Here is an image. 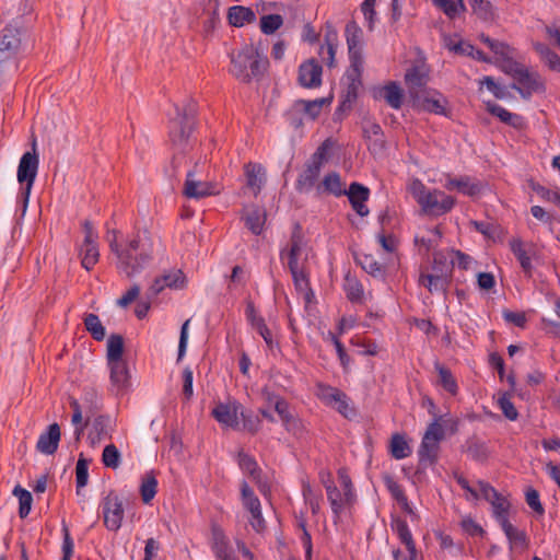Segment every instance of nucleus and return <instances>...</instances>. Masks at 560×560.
I'll use <instances>...</instances> for the list:
<instances>
[{
  "label": "nucleus",
  "instance_id": "obj_1",
  "mask_svg": "<svg viewBox=\"0 0 560 560\" xmlns=\"http://www.w3.org/2000/svg\"><path fill=\"white\" fill-rule=\"evenodd\" d=\"M106 240L116 257L117 270L128 278L140 272L153 258L154 240L145 232L121 238L117 230H109Z\"/></svg>",
  "mask_w": 560,
  "mask_h": 560
},
{
  "label": "nucleus",
  "instance_id": "obj_2",
  "mask_svg": "<svg viewBox=\"0 0 560 560\" xmlns=\"http://www.w3.org/2000/svg\"><path fill=\"white\" fill-rule=\"evenodd\" d=\"M229 73L243 83L259 79L268 69V59L254 44H245L230 52Z\"/></svg>",
  "mask_w": 560,
  "mask_h": 560
},
{
  "label": "nucleus",
  "instance_id": "obj_3",
  "mask_svg": "<svg viewBox=\"0 0 560 560\" xmlns=\"http://www.w3.org/2000/svg\"><path fill=\"white\" fill-rule=\"evenodd\" d=\"M322 481L326 489L327 499L334 513V521L335 523H338L341 520L342 514L350 510L355 502V493L351 479L347 469L340 468L338 470L340 488L334 485L329 474L326 475V478L323 475Z\"/></svg>",
  "mask_w": 560,
  "mask_h": 560
},
{
  "label": "nucleus",
  "instance_id": "obj_4",
  "mask_svg": "<svg viewBox=\"0 0 560 560\" xmlns=\"http://www.w3.org/2000/svg\"><path fill=\"white\" fill-rule=\"evenodd\" d=\"M409 191L420 206L421 210L430 215H443L455 206V199L439 189H428L419 179H413Z\"/></svg>",
  "mask_w": 560,
  "mask_h": 560
},
{
  "label": "nucleus",
  "instance_id": "obj_5",
  "mask_svg": "<svg viewBox=\"0 0 560 560\" xmlns=\"http://www.w3.org/2000/svg\"><path fill=\"white\" fill-rule=\"evenodd\" d=\"M39 167V156L37 153V142L34 138L32 141V150L23 153L20 159L16 179L21 185L19 199L22 202V213L24 214L27 210L30 196L37 177Z\"/></svg>",
  "mask_w": 560,
  "mask_h": 560
},
{
  "label": "nucleus",
  "instance_id": "obj_6",
  "mask_svg": "<svg viewBox=\"0 0 560 560\" xmlns=\"http://www.w3.org/2000/svg\"><path fill=\"white\" fill-rule=\"evenodd\" d=\"M505 73L514 79L515 83L512 88L524 98H528L532 94L545 90V84L539 73L520 62L509 63L505 67Z\"/></svg>",
  "mask_w": 560,
  "mask_h": 560
},
{
  "label": "nucleus",
  "instance_id": "obj_7",
  "mask_svg": "<svg viewBox=\"0 0 560 560\" xmlns=\"http://www.w3.org/2000/svg\"><path fill=\"white\" fill-rule=\"evenodd\" d=\"M27 39L26 31L16 22L0 31V72L5 61L19 55Z\"/></svg>",
  "mask_w": 560,
  "mask_h": 560
},
{
  "label": "nucleus",
  "instance_id": "obj_8",
  "mask_svg": "<svg viewBox=\"0 0 560 560\" xmlns=\"http://www.w3.org/2000/svg\"><path fill=\"white\" fill-rule=\"evenodd\" d=\"M281 258L288 259L289 269L296 270L305 267L308 259V248L300 226L296 225L293 230L287 248L281 252Z\"/></svg>",
  "mask_w": 560,
  "mask_h": 560
},
{
  "label": "nucleus",
  "instance_id": "obj_9",
  "mask_svg": "<svg viewBox=\"0 0 560 560\" xmlns=\"http://www.w3.org/2000/svg\"><path fill=\"white\" fill-rule=\"evenodd\" d=\"M194 124L192 120L187 117L176 118L172 121L170 137L172 144L178 151L174 155V166H180L179 153L186 152L190 148V136L192 133Z\"/></svg>",
  "mask_w": 560,
  "mask_h": 560
},
{
  "label": "nucleus",
  "instance_id": "obj_10",
  "mask_svg": "<svg viewBox=\"0 0 560 560\" xmlns=\"http://www.w3.org/2000/svg\"><path fill=\"white\" fill-rule=\"evenodd\" d=\"M441 419V417H435L434 421H432L425 430L418 451L421 460L432 463L436 458L440 442L444 436Z\"/></svg>",
  "mask_w": 560,
  "mask_h": 560
},
{
  "label": "nucleus",
  "instance_id": "obj_11",
  "mask_svg": "<svg viewBox=\"0 0 560 560\" xmlns=\"http://www.w3.org/2000/svg\"><path fill=\"white\" fill-rule=\"evenodd\" d=\"M104 525L108 530L117 532L124 520V505L119 495L112 491L103 500Z\"/></svg>",
  "mask_w": 560,
  "mask_h": 560
},
{
  "label": "nucleus",
  "instance_id": "obj_12",
  "mask_svg": "<svg viewBox=\"0 0 560 560\" xmlns=\"http://www.w3.org/2000/svg\"><path fill=\"white\" fill-rule=\"evenodd\" d=\"M316 396L328 407L336 409L345 417H349L353 413L352 408L349 405L347 395L336 387L318 384L316 387Z\"/></svg>",
  "mask_w": 560,
  "mask_h": 560
},
{
  "label": "nucleus",
  "instance_id": "obj_13",
  "mask_svg": "<svg viewBox=\"0 0 560 560\" xmlns=\"http://www.w3.org/2000/svg\"><path fill=\"white\" fill-rule=\"evenodd\" d=\"M411 100L413 106L421 110L436 115H446L447 101L436 90L427 89L422 92H417V94L411 97Z\"/></svg>",
  "mask_w": 560,
  "mask_h": 560
},
{
  "label": "nucleus",
  "instance_id": "obj_14",
  "mask_svg": "<svg viewBox=\"0 0 560 560\" xmlns=\"http://www.w3.org/2000/svg\"><path fill=\"white\" fill-rule=\"evenodd\" d=\"M217 194H219V189L214 183L201 179L195 171L187 173L183 187V195L185 197L200 199Z\"/></svg>",
  "mask_w": 560,
  "mask_h": 560
},
{
  "label": "nucleus",
  "instance_id": "obj_15",
  "mask_svg": "<svg viewBox=\"0 0 560 560\" xmlns=\"http://www.w3.org/2000/svg\"><path fill=\"white\" fill-rule=\"evenodd\" d=\"M84 241L80 249L81 264L86 270H91L100 258L97 246V234L94 232L92 224L89 221L83 223Z\"/></svg>",
  "mask_w": 560,
  "mask_h": 560
},
{
  "label": "nucleus",
  "instance_id": "obj_16",
  "mask_svg": "<svg viewBox=\"0 0 560 560\" xmlns=\"http://www.w3.org/2000/svg\"><path fill=\"white\" fill-rule=\"evenodd\" d=\"M479 491L481 493V497L487 500L491 506L493 514L497 518V521L501 524H503V521L508 520V512L510 509V502L509 500L500 494L493 487H491L489 483L479 481Z\"/></svg>",
  "mask_w": 560,
  "mask_h": 560
},
{
  "label": "nucleus",
  "instance_id": "obj_17",
  "mask_svg": "<svg viewBox=\"0 0 560 560\" xmlns=\"http://www.w3.org/2000/svg\"><path fill=\"white\" fill-rule=\"evenodd\" d=\"M245 178V191L257 197L267 182L266 168L260 163L248 162L243 167Z\"/></svg>",
  "mask_w": 560,
  "mask_h": 560
},
{
  "label": "nucleus",
  "instance_id": "obj_18",
  "mask_svg": "<svg viewBox=\"0 0 560 560\" xmlns=\"http://www.w3.org/2000/svg\"><path fill=\"white\" fill-rule=\"evenodd\" d=\"M241 410L242 406L238 401L229 399L225 402H218L211 415L221 425L236 429L240 424Z\"/></svg>",
  "mask_w": 560,
  "mask_h": 560
},
{
  "label": "nucleus",
  "instance_id": "obj_19",
  "mask_svg": "<svg viewBox=\"0 0 560 560\" xmlns=\"http://www.w3.org/2000/svg\"><path fill=\"white\" fill-rule=\"evenodd\" d=\"M480 39L494 54V56H495V63L500 67V69L503 72H505V67L509 63H516L517 62V61L514 60V51H515L514 48H512L506 43L492 39V38H490V37H488L486 35H481Z\"/></svg>",
  "mask_w": 560,
  "mask_h": 560
},
{
  "label": "nucleus",
  "instance_id": "obj_20",
  "mask_svg": "<svg viewBox=\"0 0 560 560\" xmlns=\"http://www.w3.org/2000/svg\"><path fill=\"white\" fill-rule=\"evenodd\" d=\"M185 285L186 278L182 270H171L158 277L151 284L149 291L152 295H158L165 288L178 290L185 288Z\"/></svg>",
  "mask_w": 560,
  "mask_h": 560
},
{
  "label": "nucleus",
  "instance_id": "obj_21",
  "mask_svg": "<svg viewBox=\"0 0 560 560\" xmlns=\"http://www.w3.org/2000/svg\"><path fill=\"white\" fill-rule=\"evenodd\" d=\"M112 389L116 394L125 392L130 385V375L125 361L108 362Z\"/></svg>",
  "mask_w": 560,
  "mask_h": 560
},
{
  "label": "nucleus",
  "instance_id": "obj_22",
  "mask_svg": "<svg viewBox=\"0 0 560 560\" xmlns=\"http://www.w3.org/2000/svg\"><path fill=\"white\" fill-rule=\"evenodd\" d=\"M405 81L410 94L413 97L417 92L427 90L425 85L429 81V70L424 65L410 68L405 74Z\"/></svg>",
  "mask_w": 560,
  "mask_h": 560
},
{
  "label": "nucleus",
  "instance_id": "obj_23",
  "mask_svg": "<svg viewBox=\"0 0 560 560\" xmlns=\"http://www.w3.org/2000/svg\"><path fill=\"white\" fill-rule=\"evenodd\" d=\"M114 423L109 417L98 416L94 419L92 428L89 432L91 445H96L102 441L112 439L114 432Z\"/></svg>",
  "mask_w": 560,
  "mask_h": 560
},
{
  "label": "nucleus",
  "instance_id": "obj_24",
  "mask_svg": "<svg viewBox=\"0 0 560 560\" xmlns=\"http://www.w3.org/2000/svg\"><path fill=\"white\" fill-rule=\"evenodd\" d=\"M326 160V149L320 147L313 154L312 161L305 172L300 176L299 184L305 187H312L319 176L320 168Z\"/></svg>",
  "mask_w": 560,
  "mask_h": 560
},
{
  "label": "nucleus",
  "instance_id": "obj_25",
  "mask_svg": "<svg viewBox=\"0 0 560 560\" xmlns=\"http://www.w3.org/2000/svg\"><path fill=\"white\" fill-rule=\"evenodd\" d=\"M60 438L61 432L58 423L50 424L47 431L39 435L36 444L37 451L45 455H52L58 448Z\"/></svg>",
  "mask_w": 560,
  "mask_h": 560
},
{
  "label": "nucleus",
  "instance_id": "obj_26",
  "mask_svg": "<svg viewBox=\"0 0 560 560\" xmlns=\"http://www.w3.org/2000/svg\"><path fill=\"white\" fill-rule=\"evenodd\" d=\"M299 82L304 88H317L322 83V67L315 60H308L300 66Z\"/></svg>",
  "mask_w": 560,
  "mask_h": 560
},
{
  "label": "nucleus",
  "instance_id": "obj_27",
  "mask_svg": "<svg viewBox=\"0 0 560 560\" xmlns=\"http://www.w3.org/2000/svg\"><path fill=\"white\" fill-rule=\"evenodd\" d=\"M353 210L361 217L369 214V208L365 202L369 199L370 191L363 185L352 183L346 192Z\"/></svg>",
  "mask_w": 560,
  "mask_h": 560
},
{
  "label": "nucleus",
  "instance_id": "obj_28",
  "mask_svg": "<svg viewBox=\"0 0 560 560\" xmlns=\"http://www.w3.org/2000/svg\"><path fill=\"white\" fill-rule=\"evenodd\" d=\"M338 46V34L331 25H326L324 43L319 49V56L328 67H335V54Z\"/></svg>",
  "mask_w": 560,
  "mask_h": 560
},
{
  "label": "nucleus",
  "instance_id": "obj_29",
  "mask_svg": "<svg viewBox=\"0 0 560 560\" xmlns=\"http://www.w3.org/2000/svg\"><path fill=\"white\" fill-rule=\"evenodd\" d=\"M212 550L219 560H237L224 532L217 526L212 528Z\"/></svg>",
  "mask_w": 560,
  "mask_h": 560
},
{
  "label": "nucleus",
  "instance_id": "obj_30",
  "mask_svg": "<svg viewBox=\"0 0 560 560\" xmlns=\"http://www.w3.org/2000/svg\"><path fill=\"white\" fill-rule=\"evenodd\" d=\"M444 186L447 190L456 189L459 192L467 195L469 197H475L479 195L482 188L480 183L475 182L466 176L458 178L447 177V180Z\"/></svg>",
  "mask_w": 560,
  "mask_h": 560
},
{
  "label": "nucleus",
  "instance_id": "obj_31",
  "mask_svg": "<svg viewBox=\"0 0 560 560\" xmlns=\"http://www.w3.org/2000/svg\"><path fill=\"white\" fill-rule=\"evenodd\" d=\"M532 47L546 67L560 72V56L553 49L538 40H532Z\"/></svg>",
  "mask_w": 560,
  "mask_h": 560
},
{
  "label": "nucleus",
  "instance_id": "obj_32",
  "mask_svg": "<svg viewBox=\"0 0 560 560\" xmlns=\"http://www.w3.org/2000/svg\"><path fill=\"white\" fill-rule=\"evenodd\" d=\"M243 220L253 234L259 235L266 222V211L255 206L245 208Z\"/></svg>",
  "mask_w": 560,
  "mask_h": 560
},
{
  "label": "nucleus",
  "instance_id": "obj_33",
  "mask_svg": "<svg viewBox=\"0 0 560 560\" xmlns=\"http://www.w3.org/2000/svg\"><path fill=\"white\" fill-rule=\"evenodd\" d=\"M501 527L510 541L512 550L524 551L527 549V536L523 530L517 529L509 521H503Z\"/></svg>",
  "mask_w": 560,
  "mask_h": 560
},
{
  "label": "nucleus",
  "instance_id": "obj_34",
  "mask_svg": "<svg viewBox=\"0 0 560 560\" xmlns=\"http://www.w3.org/2000/svg\"><path fill=\"white\" fill-rule=\"evenodd\" d=\"M419 283L431 293L444 292L448 284V278H446L443 272H421Z\"/></svg>",
  "mask_w": 560,
  "mask_h": 560
},
{
  "label": "nucleus",
  "instance_id": "obj_35",
  "mask_svg": "<svg viewBox=\"0 0 560 560\" xmlns=\"http://www.w3.org/2000/svg\"><path fill=\"white\" fill-rule=\"evenodd\" d=\"M275 410L278 412L285 429L290 432L296 433L302 424L290 411L288 402L282 398H276Z\"/></svg>",
  "mask_w": 560,
  "mask_h": 560
},
{
  "label": "nucleus",
  "instance_id": "obj_36",
  "mask_svg": "<svg viewBox=\"0 0 560 560\" xmlns=\"http://www.w3.org/2000/svg\"><path fill=\"white\" fill-rule=\"evenodd\" d=\"M228 19L231 25L242 27L255 21L256 15L249 8L235 5L229 9Z\"/></svg>",
  "mask_w": 560,
  "mask_h": 560
},
{
  "label": "nucleus",
  "instance_id": "obj_37",
  "mask_svg": "<svg viewBox=\"0 0 560 560\" xmlns=\"http://www.w3.org/2000/svg\"><path fill=\"white\" fill-rule=\"evenodd\" d=\"M487 109L490 114L498 117L502 122L514 128H522L524 125L523 118L520 115L513 114L498 104L487 103Z\"/></svg>",
  "mask_w": 560,
  "mask_h": 560
},
{
  "label": "nucleus",
  "instance_id": "obj_38",
  "mask_svg": "<svg viewBox=\"0 0 560 560\" xmlns=\"http://www.w3.org/2000/svg\"><path fill=\"white\" fill-rule=\"evenodd\" d=\"M295 289L304 298L305 302L308 303L312 301L314 296L311 288L307 275L305 272V267H301L295 269H290Z\"/></svg>",
  "mask_w": 560,
  "mask_h": 560
},
{
  "label": "nucleus",
  "instance_id": "obj_39",
  "mask_svg": "<svg viewBox=\"0 0 560 560\" xmlns=\"http://www.w3.org/2000/svg\"><path fill=\"white\" fill-rule=\"evenodd\" d=\"M329 104L328 98H317L314 101L299 100L294 103V107L299 112H303L311 119H316L325 105Z\"/></svg>",
  "mask_w": 560,
  "mask_h": 560
},
{
  "label": "nucleus",
  "instance_id": "obj_40",
  "mask_svg": "<svg viewBox=\"0 0 560 560\" xmlns=\"http://www.w3.org/2000/svg\"><path fill=\"white\" fill-rule=\"evenodd\" d=\"M389 452L395 459H404L411 454V447L404 434H393L389 442Z\"/></svg>",
  "mask_w": 560,
  "mask_h": 560
},
{
  "label": "nucleus",
  "instance_id": "obj_41",
  "mask_svg": "<svg viewBox=\"0 0 560 560\" xmlns=\"http://www.w3.org/2000/svg\"><path fill=\"white\" fill-rule=\"evenodd\" d=\"M442 237V233L440 229L436 226L434 229H428L424 231L422 235H418L416 237V243L419 246V250L428 254L432 248L438 246L440 240Z\"/></svg>",
  "mask_w": 560,
  "mask_h": 560
},
{
  "label": "nucleus",
  "instance_id": "obj_42",
  "mask_svg": "<svg viewBox=\"0 0 560 560\" xmlns=\"http://www.w3.org/2000/svg\"><path fill=\"white\" fill-rule=\"evenodd\" d=\"M346 37L350 57L361 56L360 44L362 31L354 22H350L347 24Z\"/></svg>",
  "mask_w": 560,
  "mask_h": 560
},
{
  "label": "nucleus",
  "instance_id": "obj_43",
  "mask_svg": "<svg viewBox=\"0 0 560 560\" xmlns=\"http://www.w3.org/2000/svg\"><path fill=\"white\" fill-rule=\"evenodd\" d=\"M453 266H454V259H453L452 255L450 254V250L435 252L433 254V264H432L433 272H441V273L443 272V273H445V277L450 279Z\"/></svg>",
  "mask_w": 560,
  "mask_h": 560
},
{
  "label": "nucleus",
  "instance_id": "obj_44",
  "mask_svg": "<svg viewBox=\"0 0 560 560\" xmlns=\"http://www.w3.org/2000/svg\"><path fill=\"white\" fill-rule=\"evenodd\" d=\"M447 18L455 19L466 11L463 0H431Z\"/></svg>",
  "mask_w": 560,
  "mask_h": 560
},
{
  "label": "nucleus",
  "instance_id": "obj_45",
  "mask_svg": "<svg viewBox=\"0 0 560 560\" xmlns=\"http://www.w3.org/2000/svg\"><path fill=\"white\" fill-rule=\"evenodd\" d=\"M472 13L480 20L493 21L497 16L495 8L489 0H470Z\"/></svg>",
  "mask_w": 560,
  "mask_h": 560
},
{
  "label": "nucleus",
  "instance_id": "obj_46",
  "mask_svg": "<svg viewBox=\"0 0 560 560\" xmlns=\"http://www.w3.org/2000/svg\"><path fill=\"white\" fill-rule=\"evenodd\" d=\"M124 353V339L120 335H112L107 339V363L116 361H125Z\"/></svg>",
  "mask_w": 560,
  "mask_h": 560
},
{
  "label": "nucleus",
  "instance_id": "obj_47",
  "mask_svg": "<svg viewBox=\"0 0 560 560\" xmlns=\"http://www.w3.org/2000/svg\"><path fill=\"white\" fill-rule=\"evenodd\" d=\"M238 465L241 469L247 474L255 482L260 483V469L252 456L245 453H240Z\"/></svg>",
  "mask_w": 560,
  "mask_h": 560
},
{
  "label": "nucleus",
  "instance_id": "obj_48",
  "mask_svg": "<svg viewBox=\"0 0 560 560\" xmlns=\"http://www.w3.org/2000/svg\"><path fill=\"white\" fill-rule=\"evenodd\" d=\"M351 65L347 71V78L350 81V88L355 91L361 84V74L363 69L362 56L350 57Z\"/></svg>",
  "mask_w": 560,
  "mask_h": 560
},
{
  "label": "nucleus",
  "instance_id": "obj_49",
  "mask_svg": "<svg viewBox=\"0 0 560 560\" xmlns=\"http://www.w3.org/2000/svg\"><path fill=\"white\" fill-rule=\"evenodd\" d=\"M510 247H511L512 253L517 258L522 269L526 273L529 275L530 271H532V261H530V257H529L528 253L524 248V245H523L522 241H520V240H512L510 242Z\"/></svg>",
  "mask_w": 560,
  "mask_h": 560
},
{
  "label": "nucleus",
  "instance_id": "obj_50",
  "mask_svg": "<svg viewBox=\"0 0 560 560\" xmlns=\"http://www.w3.org/2000/svg\"><path fill=\"white\" fill-rule=\"evenodd\" d=\"M380 96L383 97L393 108L398 109L401 106L402 93L400 88L390 83L380 91Z\"/></svg>",
  "mask_w": 560,
  "mask_h": 560
},
{
  "label": "nucleus",
  "instance_id": "obj_51",
  "mask_svg": "<svg viewBox=\"0 0 560 560\" xmlns=\"http://www.w3.org/2000/svg\"><path fill=\"white\" fill-rule=\"evenodd\" d=\"M435 369L439 374V383L443 388L451 395H456L458 390L457 382L453 376L452 372L441 364H436Z\"/></svg>",
  "mask_w": 560,
  "mask_h": 560
},
{
  "label": "nucleus",
  "instance_id": "obj_52",
  "mask_svg": "<svg viewBox=\"0 0 560 560\" xmlns=\"http://www.w3.org/2000/svg\"><path fill=\"white\" fill-rule=\"evenodd\" d=\"M395 528H396L399 539L401 540L402 544H405L407 551L409 553V557H417L416 545H415L412 535H411L406 522L398 521L396 523Z\"/></svg>",
  "mask_w": 560,
  "mask_h": 560
},
{
  "label": "nucleus",
  "instance_id": "obj_53",
  "mask_svg": "<svg viewBox=\"0 0 560 560\" xmlns=\"http://www.w3.org/2000/svg\"><path fill=\"white\" fill-rule=\"evenodd\" d=\"M13 494L19 499V515L20 517H26L32 508L33 498L30 491L16 486L13 490Z\"/></svg>",
  "mask_w": 560,
  "mask_h": 560
},
{
  "label": "nucleus",
  "instance_id": "obj_54",
  "mask_svg": "<svg viewBox=\"0 0 560 560\" xmlns=\"http://www.w3.org/2000/svg\"><path fill=\"white\" fill-rule=\"evenodd\" d=\"M84 325H85L86 330L92 335V337L95 340L101 341V340L104 339V337H105V328L102 325V323H101V320H100L97 315H95V314H88L84 317Z\"/></svg>",
  "mask_w": 560,
  "mask_h": 560
},
{
  "label": "nucleus",
  "instance_id": "obj_55",
  "mask_svg": "<svg viewBox=\"0 0 560 560\" xmlns=\"http://www.w3.org/2000/svg\"><path fill=\"white\" fill-rule=\"evenodd\" d=\"M158 481L152 474H147L141 482L140 493L142 501L149 503L156 493Z\"/></svg>",
  "mask_w": 560,
  "mask_h": 560
},
{
  "label": "nucleus",
  "instance_id": "obj_56",
  "mask_svg": "<svg viewBox=\"0 0 560 560\" xmlns=\"http://www.w3.org/2000/svg\"><path fill=\"white\" fill-rule=\"evenodd\" d=\"M242 501L249 513L260 511V501L246 482L242 485Z\"/></svg>",
  "mask_w": 560,
  "mask_h": 560
},
{
  "label": "nucleus",
  "instance_id": "obj_57",
  "mask_svg": "<svg viewBox=\"0 0 560 560\" xmlns=\"http://www.w3.org/2000/svg\"><path fill=\"white\" fill-rule=\"evenodd\" d=\"M345 290L348 299L351 302H361L363 299V288L362 284L355 279L351 277H347L345 281Z\"/></svg>",
  "mask_w": 560,
  "mask_h": 560
},
{
  "label": "nucleus",
  "instance_id": "obj_58",
  "mask_svg": "<svg viewBox=\"0 0 560 560\" xmlns=\"http://www.w3.org/2000/svg\"><path fill=\"white\" fill-rule=\"evenodd\" d=\"M70 406L73 410L71 422L75 427V439L80 440L85 428V423H83L82 409L77 399H71Z\"/></svg>",
  "mask_w": 560,
  "mask_h": 560
},
{
  "label": "nucleus",
  "instance_id": "obj_59",
  "mask_svg": "<svg viewBox=\"0 0 560 560\" xmlns=\"http://www.w3.org/2000/svg\"><path fill=\"white\" fill-rule=\"evenodd\" d=\"M323 184L327 191L336 196H340L346 192L345 184L341 182V178L337 173L326 175Z\"/></svg>",
  "mask_w": 560,
  "mask_h": 560
},
{
  "label": "nucleus",
  "instance_id": "obj_60",
  "mask_svg": "<svg viewBox=\"0 0 560 560\" xmlns=\"http://www.w3.org/2000/svg\"><path fill=\"white\" fill-rule=\"evenodd\" d=\"M120 452L114 444L105 446L102 454V462L106 467L117 468L120 464Z\"/></svg>",
  "mask_w": 560,
  "mask_h": 560
},
{
  "label": "nucleus",
  "instance_id": "obj_61",
  "mask_svg": "<svg viewBox=\"0 0 560 560\" xmlns=\"http://www.w3.org/2000/svg\"><path fill=\"white\" fill-rule=\"evenodd\" d=\"M446 47L450 51L463 56H474L475 52V47L468 42L462 39L455 40L453 38H448L446 40Z\"/></svg>",
  "mask_w": 560,
  "mask_h": 560
},
{
  "label": "nucleus",
  "instance_id": "obj_62",
  "mask_svg": "<svg viewBox=\"0 0 560 560\" xmlns=\"http://www.w3.org/2000/svg\"><path fill=\"white\" fill-rule=\"evenodd\" d=\"M360 264H361L362 268L365 271H368L369 273H371L372 276H382L386 268L385 264L378 262L371 255H364L361 258Z\"/></svg>",
  "mask_w": 560,
  "mask_h": 560
},
{
  "label": "nucleus",
  "instance_id": "obj_63",
  "mask_svg": "<svg viewBox=\"0 0 560 560\" xmlns=\"http://www.w3.org/2000/svg\"><path fill=\"white\" fill-rule=\"evenodd\" d=\"M282 25V18L279 14L264 15L260 20V28L265 34L275 33Z\"/></svg>",
  "mask_w": 560,
  "mask_h": 560
},
{
  "label": "nucleus",
  "instance_id": "obj_64",
  "mask_svg": "<svg viewBox=\"0 0 560 560\" xmlns=\"http://www.w3.org/2000/svg\"><path fill=\"white\" fill-rule=\"evenodd\" d=\"M303 497L310 505L312 513H318L320 509V497L316 494L310 483H303Z\"/></svg>",
  "mask_w": 560,
  "mask_h": 560
}]
</instances>
